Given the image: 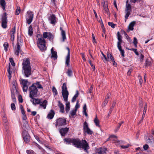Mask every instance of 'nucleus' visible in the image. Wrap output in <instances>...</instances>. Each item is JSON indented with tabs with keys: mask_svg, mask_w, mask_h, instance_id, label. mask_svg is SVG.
I'll return each mask as SVG.
<instances>
[{
	"mask_svg": "<svg viewBox=\"0 0 154 154\" xmlns=\"http://www.w3.org/2000/svg\"><path fill=\"white\" fill-rule=\"evenodd\" d=\"M35 84L34 83L29 88V96L32 99H33V97H36L37 96L38 90Z\"/></svg>",
	"mask_w": 154,
	"mask_h": 154,
	"instance_id": "4",
	"label": "nucleus"
},
{
	"mask_svg": "<svg viewBox=\"0 0 154 154\" xmlns=\"http://www.w3.org/2000/svg\"><path fill=\"white\" fill-rule=\"evenodd\" d=\"M70 107V103L69 102H68L67 101V103H66V106L65 108L66 111L67 113L69 111V110Z\"/></svg>",
	"mask_w": 154,
	"mask_h": 154,
	"instance_id": "32",
	"label": "nucleus"
},
{
	"mask_svg": "<svg viewBox=\"0 0 154 154\" xmlns=\"http://www.w3.org/2000/svg\"><path fill=\"white\" fill-rule=\"evenodd\" d=\"M7 13L5 12L1 16L2 26L4 29H5L7 27Z\"/></svg>",
	"mask_w": 154,
	"mask_h": 154,
	"instance_id": "5",
	"label": "nucleus"
},
{
	"mask_svg": "<svg viewBox=\"0 0 154 154\" xmlns=\"http://www.w3.org/2000/svg\"><path fill=\"white\" fill-rule=\"evenodd\" d=\"M20 109L21 111V112L22 115L25 114V111L24 110L23 107L22 105H21L20 106Z\"/></svg>",
	"mask_w": 154,
	"mask_h": 154,
	"instance_id": "56",
	"label": "nucleus"
},
{
	"mask_svg": "<svg viewBox=\"0 0 154 154\" xmlns=\"http://www.w3.org/2000/svg\"><path fill=\"white\" fill-rule=\"evenodd\" d=\"M66 49L68 50L67 55L66 58L65 64L67 66H69V65L70 58V50L68 47H66Z\"/></svg>",
	"mask_w": 154,
	"mask_h": 154,
	"instance_id": "12",
	"label": "nucleus"
},
{
	"mask_svg": "<svg viewBox=\"0 0 154 154\" xmlns=\"http://www.w3.org/2000/svg\"><path fill=\"white\" fill-rule=\"evenodd\" d=\"M143 0H130V2L131 3H135L142 1Z\"/></svg>",
	"mask_w": 154,
	"mask_h": 154,
	"instance_id": "54",
	"label": "nucleus"
},
{
	"mask_svg": "<svg viewBox=\"0 0 154 154\" xmlns=\"http://www.w3.org/2000/svg\"><path fill=\"white\" fill-rule=\"evenodd\" d=\"M3 46L5 51L6 52H7L8 50L9 47L8 44V42H5L4 43Z\"/></svg>",
	"mask_w": 154,
	"mask_h": 154,
	"instance_id": "35",
	"label": "nucleus"
},
{
	"mask_svg": "<svg viewBox=\"0 0 154 154\" xmlns=\"http://www.w3.org/2000/svg\"><path fill=\"white\" fill-rule=\"evenodd\" d=\"M23 127H25L26 129L28 130V128H29V125L28 124L27 122L26 121L25 123H24L23 125Z\"/></svg>",
	"mask_w": 154,
	"mask_h": 154,
	"instance_id": "46",
	"label": "nucleus"
},
{
	"mask_svg": "<svg viewBox=\"0 0 154 154\" xmlns=\"http://www.w3.org/2000/svg\"><path fill=\"white\" fill-rule=\"evenodd\" d=\"M48 38V39L50 40L52 39L53 38V35L51 33L49 32Z\"/></svg>",
	"mask_w": 154,
	"mask_h": 154,
	"instance_id": "51",
	"label": "nucleus"
},
{
	"mask_svg": "<svg viewBox=\"0 0 154 154\" xmlns=\"http://www.w3.org/2000/svg\"><path fill=\"white\" fill-rule=\"evenodd\" d=\"M27 14V17L26 18V23L29 24L32 21L33 17V14L32 12H28Z\"/></svg>",
	"mask_w": 154,
	"mask_h": 154,
	"instance_id": "9",
	"label": "nucleus"
},
{
	"mask_svg": "<svg viewBox=\"0 0 154 154\" xmlns=\"http://www.w3.org/2000/svg\"><path fill=\"white\" fill-rule=\"evenodd\" d=\"M64 142H66L68 144L71 143L75 147L78 148H82L86 152H88L87 150L89 149V147L87 141L84 140L81 141L79 138H66L63 140Z\"/></svg>",
	"mask_w": 154,
	"mask_h": 154,
	"instance_id": "1",
	"label": "nucleus"
},
{
	"mask_svg": "<svg viewBox=\"0 0 154 154\" xmlns=\"http://www.w3.org/2000/svg\"><path fill=\"white\" fill-rule=\"evenodd\" d=\"M37 45L42 52L45 51L47 48L46 46V42L44 39L42 37L38 38L37 42Z\"/></svg>",
	"mask_w": 154,
	"mask_h": 154,
	"instance_id": "3",
	"label": "nucleus"
},
{
	"mask_svg": "<svg viewBox=\"0 0 154 154\" xmlns=\"http://www.w3.org/2000/svg\"><path fill=\"white\" fill-rule=\"evenodd\" d=\"M18 99L19 102L21 103L23 102V99L22 98V97L21 95H19Z\"/></svg>",
	"mask_w": 154,
	"mask_h": 154,
	"instance_id": "63",
	"label": "nucleus"
},
{
	"mask_svg": "<svg viewBox=\"0 0 154 154\" xmlns=\"http://www.w3.org/2000/svg\"><path fill=\"white\" fill-rule=\"evenodd\" d=\"M83 127L84 132L89 128L88 127V124L86 122H84L83 125Z\"/></svg>",
	"mask_w": 154,
	"mask_h": 154,
	"instance_id": "30",
	"label": "nucleus"
},
{
	"mask_svg": "<svg viewBox=\"0 0 154 154\" xmlns=\"http://www.w3.org/2000/svg\"><path fill=\"white\" fill-rule=\"evenodd\" d=\"M26 152L28 154H34L35 153L34 151L31 149L27 150Z\"/></svg>",
	"mask_w": 154,
	"mask_h": 154,
	"instance_id": "52",
	"label": "nucleus"
},
{
	"mask_svg": "<svg viewBox=\"0 0 154 154\" xmlns=\"http://www.w3.org/2000/svg\"><path fill=\"white\" fill-rule=\"evenodd\" d=\"M94 122L96 126H98L99 127H100V126L99 125V121L97 119V116H96V117L94 119Z\"/></svg>",
	"mask_w": 154,
	"mask_h": 154,
	"instance_id": "33",
	"label": "nucleus"
},
{
	"mask_svg": "<svg viewBox=\"0 0 154 154\" xmlns=\"http://www.w3.org/2000/svg\"><path fill=\"white\" fill-rule=\"evenodd\" d=\"M117 47L121 53L122 56L124 57V56L125 51L124 50L122 49L121 45H117Z\"/></svg>",
	"mask_w": 154,
	"mask_h": 154,
	"instance_id": "27",
	"label": "nucleus"
},
{
	"mask_svg": "<svg viewBox=\"0 0 154 154\" xmlns=\"http://www.w3.org/2000/svg\"><path fill=\"white\" fill-rule=\"evenodd\" d=\"M77 110L76 109H73L70 112V114L71 116H75Z\"/></svg>",
	"mask_w": 154,
	"mask_h": 154,
	"instance_id": "45",
	"label": "nucleus"
},
{
	"mask_svg": "<svg viewBox=\"0 0 154 154\" xmlns=\"http://www.w3.org/2000/svg\"><path fill=\"white\" fill-rule=\"evenodd\" d=\"M54 114L55 112L54 110H51L48 115L47 117L49 119H52L53 118Z\"/></svg>",
	"mask_w": 154,
	"mask_h": 154,
	"instance_id": "21",
	"label": "nucleus"
},
{
	"mask_svg": "<svg viewBox=\"0 0 154 154\" xmlns=\"http://www.w3.org/2000/svg\"><path fill=\"white\" fill-rule=\"evenodd\" d=\"M51 57L53 58L54 59L56 60L57 58V52L56 51H54L51 53Z\"/></svg>",
	"mask_w": 154,
	"mask_h": 154,
	"instance_id": "34",
	"label": "nucleus"
},
{
	"mask_svg": "<svg viewBox=\"0 0 154 154\" xmlns=\"http://www.w3.org/2000/svg\"><path fill=\"white\" fill-rule=\"evenodd\" d=\"M108 24L109 26H111L113 28H114L115 26L116 25V24H114L112 22H108Z\"/></svg>",
	"mask_w": 154,
	"mask_h": 154,
	"instance_id": "49",
	"label": "nucleus"
},
{
	"mask_svg": "<svg viewBox=\"0 0 154 154\" xmlns=\"http://www.w3.org/2000/svg\"><path fill=\"white\" fill-rule=\"evenodd\" d=\"M14 51L15 54L17 56L18 55L19 53L21 51V50L20 48V45L18 41L16 44V46L14 49Z\"/></svg>",
	"mask_w": 154,
	"mask_h": 154,
	"instance_id": "13",
	"label": "nucleus"
},
{
	"mask_svg": "<svg viewBox=\"0 0 154 154\" xmlns=\"http://www.w3.org/2000/svg\"><path fill=\"white\" fill-rule=\"evenodd\" d=\"M107 56L108 59H110L111 61L112 60L114 59L112 54H110L109 52H107Z\"/></svg>",
	"mask_w": 154,
	"mask_h": 154,
	"instance_id": "37",
	"label": "nucleus"
},
{
	"mask_svg": "<svg viewBox=\"0 0 154 154\" xmlns=\"http://www.w3.org/2000/svg\"><path fill=\"white\" fill-rule=\"evenodd\" d=\"M69 128H62L60 130V132L62 136H64L65 134L67 133Z\"/></svg>",
	"mask_w": 154,
	"mask_h": 154,
	"instance_id": "15",
	"label": "nucleus"
},
{
	"mask_svg": "<svg viewBox=\"0 0 154 154\" xmlns=\"http://www.w3.org/2000/svg\"><path fill=\"white\" fill-rule=\"evenodd\" d=\"M62 91H68L67 88L66 86V83H64L63 84V86H62Z\"/></svg>",
	"mask_w": 154,
	"mask_h": 154,
	"instance_id": "39",
	"label": "nucleus"
},
{
	"mask_svg": "<svg viewBox=\"0 0 154 154\" xmlns=\"http://www.w3.org/2000/svg\"><path fill=\"white\" fill-rule=\"evenodd\" d=\"M131 6L130 4H127L126 5L125 12L126 14L125 16V21L127 19L128 17L131 14Z\"/></svg>",
	"mask_w": 154,
	"mask_h": 154,
	"instance_id": "7",
	"label": "nucleus"
},
{
	"mask_svg": "<svg viewBox=\"0 0 154 154\" xmlns=\"http://www.w3.org/2000/svg\"><path fill=\"white\" fill-rule=\"evenodd\" d=\"M137 40L136 38L134 37V38L133 44L134 45L135 47L137 48Z\"/></svg>",
	"mask_w": 154,
	"mask_h": 154,
	"instance_id": "44",
	"label": "nucleus"
},
{
	"mask_svg": "<svg viewBox=\"0 0 154 154\" xmlns=\"http://www.w3.org/2000/svg\"><path fill=\"white\" fill-rule=\"evenodd\" d=\"M138 77L140 84V85H141L142 84V83L143 82L142 77L141 76L139 75L138 76Z\"/></svg>",
	"mask_w": 154,
	"mask_h": 154,
	"instance_id": "55",
	"label": "nucleus"
},
{
	"mask_svg": "<svg viewBox=\"0 0 154 154\" xmlns=\"http://www.w3.org/2000/svg\"><path fill=\"white\" fill-rule=\"evenodd\" d=\"M66 124V121L65 119L59 118L57 119L56 122V127L57 125L59 126H64Z\"/></svg>",
	"mask_w": 154,
	"mask_h": 154,
	"instance_id": "8",
	"label": "nucleus"
},
{
	"mask_svg": "<svg viewBox=\"0 0 154 154\" xmlns=\"http://www.w3.org/2000/svg\"><path fill=\"white\" fill-rule=\"evenodd\" d=\"M101 4L103 6L104 10L108 14L109 12V10L108 8L107 2H102Z\"/></svg>",
	"mask_w": 154,
	"mask_h": 154,
	"instance_id": "22",
	"label": "nucleus"
},
{
	"mask_svg": "<svg viewBox=\"0 0 154 154\" xmlns=\"http://www.w3.org/2000/svg\"><path fill=\"white\" fill-rule=\"evenodd\" d=\"M108 100H105L103 103L102 104V107H103L105 106L107 104Z\"/></svg>",
	"mask_w": 154,
	"mask_h": 154,
	"instance_id": "60",
	"label": "nucleus"
},
{
	"mask_svg": "<svg viewBox=\"0 0 154 154\" xmlns=\"http://www.w3.org/2000/svg\"><path fill=\"white\" fill-rule=\"evenodd\" d=\"M83 113L85 114L86 117L88 116V115L86 112L87 107L86 105V104H85L83 107Z\"/></svg>",
	"mask_w": 154,
	"mask_h": 154,
	"instance_id": "28",
	"label": "nucleus"
},
{
	"mask_svg": "<svg viewBox=\"0 0 154 154\" xmlns=\"http://www.w3.org/2000/svg\"><path fill=\"white\" fill-rule=\"evenodd\" d=\"M30 101L32 102V103L35 105L36 104H38L41 103V101L40 100L38 99H36L33 97V99H32L30 100Z\"/></svg>",
	"mask_w": 154,
	"mask_h": 154,
	"instance_id": "20",
	"label": "nucleus"
},
{
	"mask_svg": "<svg viewBox=\"0 0 154 154\" xmlns=\"http://www.w3.org/2000/svg\"><path fill=\"white\" fill-rule=\"evenodd\" d=\"M48 34H49V33H48L47 32H44L43 33V38L44 39V38H47L48 36Z\"/></svg>",
	"mask_w": 154,
	"mask_h": 154,
	"instance_id": "53",
	"label": "nucleus"
},
{
	"mask_svg": "<svg viewBox=\"0 0 154 154\" xmlns=\"http://www.w3.org/2000/svg\"><path fill=\"white\" fill-rule=\"evenodd\" d=\"M11 97L12 99L13 100V101L14 102H16V99L15 96V94L14 92H13L12 91H11Z\"/></svg>",
	"mask_w": 154,
	"mask_h": 154,
	"instance_id": "40",
	"label": "nucleus"
},
{
	"mask_svg": "<svg viewBox=\"0 0 154 154\" xmlns=\"http://www.w3.org/2000/svg\"><path fill=\"white\" fill-rule=\"evenodd\" d=\"M60 29L61 31V35L62 37V42H64L65 40L66 39L65 31L63 30L61 27L60 28Z\"/></svg>",
	"mask_w": 154,
	"mask_h": 154,
	"instance_id": "17",
	"label": "nucleus"
},
{
	"mask_svg": "<svg viewBox=\"0 0 154 154\" xmlns=\"http://www.w3.org/2000/svg\"><path fill=\"white\" fill-rule=\"evenodd\" d=\"M33 33L32 31V26L30 25L29 27L28 34L30 36H32Z\"/></svg>",
	"mask_w": 154,
	"mask_h": 154,
	"instance_id": "31",
	"label": "nucleus"
},
{
	"mask_svg": "<svg viewBox=\"0 0 154 154\" xmlns=\"http://www.w3.org/2000/svg\"><path fill=\"white\" fill-rule=\"evenodd\" d=\"M50 23L53 25H55L57 22V19L55 15L54 14L51 15L48 18Z\"/></svg>",
	"mask_w": 154,
	"mask_h": 154,
	"instance_id": "11",
	"label": "nucleus"
},
{
	"mask_svg": "<svg viewBox=\"0 0 154 154\" xmlns=\"http://www.w3.org/2000/svg\"><path fill=\"white\" fill-rule=\"evenodd\" d=\"M68 76L70 77L72 76V72L71 69H68L67 71L66 72Z\"/></svg>",
	"mask_w": 154,
	"mask_h": 154,
	"instance_id": "42",
	"label": "nucleus"
},
{
	"mask_svg": "<svg viewBox=\"0 0 154 154\" xmlns=\"http://www.w3.org/2000/svg\"><path fill=\"white\" fill-rule=\"evenodd\" d=\"M20 8H17L15 14L16 15H18L20 13Z\"/></svg>",
	"mask_w": 154,
	"mask_h": 154,
	"instance_id": "62",
	"label": "nucleus"
},
{
	"mask_svg": "<svg viewBox=\"0 0 154 154\" xmlns=\"http://www.w3.org/2000/svg\"><path fill=\"white\" fill-rule=\"evenodd\" d=\"M28 83L27 80L25 79H22L20 82L21 84L23 85V89L24 92H25L27 91L28 88Z\"/></svg>",
	"mask_w": 154,
	"mask_h": 154,
	"instance_id": "10",
	"label": "nucleus"
},
{
	"mask_svg": "<svg viewBox=\"0 0 154 154\" xmlns=\"http://www.w3.org/2000/svg\"><path fill=\"white\" fill-rule=\"evenodd\" d=\"M32 145L33 146V145H35L39 149H42V147L41 146H40L38 144H37V143H36V142H33L32 143Z\"/></svg>",
	"mask_w": 154,
	"mask_h": 154,
	"instance_id": "48",
	"label": "nucleus"
},
{
	"mask_svg": "<svg viewBox=\"0 0 154 154\" xmlns=\"http://www.w3.org/2000/svg\"><path fill=\"white\" fill-rule=\"evenodd\" d=\"M12 86L13 89L16 91H17L18 88L17 84L15 80H13L12 82Z\"/></svg>",
	"mask_w": 154,
	"mask_h": 154,
	"instance_id": "18",
	"label": "nucleus"
},
{
	"mask_svg": "<svg viewBox=\"0 0 154 154\" xmlns=\"http://www.w3.org/2000/svg\"><path fill=\"white\" fill-rule=\"evenodd\" d=\"M130 50L134 51L136 55H138L139 53L137 51V49L131 48Z\"/></svg>",
	"mask_w": 154,
	"mask_h": 154,
	"instance_id": "57",
	"label": "nucleus"
},
{
	"mask_svg": "<svg viewBox=\"0 0 154 154\" xmlns=\"http://www.w3.org/2000/svg\"><path fill=\"white\" fill-rule=\"evenodd\" d=\"M58 106L60 108V111L61 112H63L64 109V105L62 103H61L60 101H58Z\"/></svg>",
	"mask_w": 154,
	"mask_h": 154,
	"instance_id": "23",
	"label": "nucleus"
},
{
	"mask_svg": "<svg viewBox=\"0 0 154 154\" xmlns=\"http://www.w3.org/2000/svg\"><path fill=\"white\" fill-rule=\"evenodd\" d=\"M125 34L128 41L130 42H131L132 41L131 38L128 36L125 32Z\"/></svg>",
	"mask_w": 154,
	"mask_h": 154,
	"instance_id": "59",
	"label": "nucleus"
},
{
	"mask_svg": "<svg viewBox=\"0 0 154 154\" xmlns=\"http://www.w3.org/2000/svg\"><path fill=\"white\" fill-rule=\"evenodd\" d=\"M136 23L135 21H133L131 22L129 24L128 29L131 30H133L134 29L133 27Z\"/></svg>",
	"mask_w": 154,
	"mask_h": 154,
	"instance_id": "24",
	"label": "nucleus"
},
{
	"mask_svg": "<svg viewBox=\"0 0 154 154\" xmlns=\"http://www.w3.org/2000/svg\"><path fill=\"white\" fill-rule=\"evenodd\" d=\"M9 66H10V65H9ZM8 72L9 74V75H8V76L9 78V79H11V73H12V71L10 69V67H9V68L8 69Z\"/></svg>",
	"mask_w": 154,
	"mask_h": 154,
	"instance_id": "41",
	"label": "nucleus"
},
{
	"mask_svg": "<svg viewBox=\"0 0 154 154\" xmlns=\"http://www.w3.org/2000/svg\"><path fill=\"white\" fill-rule=\"evenodd\" d=\"M22 66L23 70L25 75L27 77H29L31 73V68L29 58H25L23 59Z\"/></svg>",
	"mask_w": 154,
	"mask_h": 154,
	"instance_id": "2",
	"label": "nucleus"
},
{
	"mask_svg": "<svg viewBox=\"0 0 154 154\" xmlns=\"http://www.w3.org/2000/svg\"><path fill=\"white\" fill-rule=\"evenodd\" d=\"M106 150L105 148L99 147L96 149V152L99 154H105L106 153Z\"/></svg>",
	"mask_w": 154,
	"mask_h": 154,
	"instance_id": "14",
	"label": "nucleus"
},
{
	"mask_svg": "<svg viewBox=\"0 0 154 154\" xmlns=\"http://www.w3.org/2000/svg\"><path fill=\"white\" fill-rule=\"evenodd\" d=\"M62 96L64 101L66 103L68 101V97L69 95V93L68 91H62Z\"/></svg>",
	"mask_w": 154,
	"mask_h": 154,
	"instance_id": "16",
	"label": "nucleus"
},
{
	"mask_svg": "<svg viewBox=\"0 0 154 154\" xmlns=\"http://www.w3.org/2000/svg\"><path fill=\"white\" fill-rule=\"evenodd\" d=\"M22 135L25 143H27L30 141L31 137L27 131L26 130H24L22 131Z\"/></svg>",
	"mask_w": 154,
	"mask_h": 154,
	"instance_id": "6",
	"label": "nucleus"
},
{
	"mask_svg": "<svg viewBox=\"0 0 154 154\" xmlns=\"http://www.w3.org/2000/svg\"><path fill=\"white\" fill-rule=\"evenodd\" d=\"M79 94V93L77 91L76 92V94L74 95L72 100V102H74L76 98L78 97Z\"/></svg>",
	"mask_w": 154,
	"mask_h": 154,
	"instance_id": "29",
	"label": "nucleus"
},
{
	"mask_svg": "<svg viewBox=\"0 0 154 154\" xmlns=\"http://www.w3.org/2000/svg\"><path fill=\"white\" fill-rule=\"evenodd\" d=\"M15 26H14L12 29L11 31V34H14L15 33Z\"/></svg>",
	"mask_w": 154,
	"mask_h": 154,
	"instance_id": "64",
	"label": "nucleus"
},
{
	"mask_svg": "<svg viewBox=\"0 0 154 154\" xmlns=\"http://www.w3.org/2000/svg\"><path fill=\"white\" fill-rule=\"evenodd\" d=\"M124 123L123 121H122L121 122L119 123H118V125L117 126V127L115 128V132H117L118 130L119 129L120 126H121L122 124Z\"/></svg>",
	"mask_w": 154,
	"mask_h": 154,
	"instance_id": "36",
	"label": "nucleus"
},
{
	"mask_svg": "<svg viewBox=\"0 0 154 154\" xmlns=\"http://www.w3.org/2000/svg\"><path fill=\"white\" fill-rule=\"evenodd\" d=\"M11 108L12 110H15L16 109V107L14 103H13L11 104Z\"/></svg>",
	"mask_w": 154,
	"mask_h": 154,
	"instance_id": "61",
	"label": "nucleus"
},
{
	"mask_svg": "<svg viewBox=\"0 0 154 154\" xmlns=\"http://www.w3.org/2000/svg\"><path fill=\"white\" fill-rule=\"evenodd\" d=\"M85 132H86L88 134H93V132L89 128L84 131Z\"/></svg>",
	"mask_w": 154,
	"mask_h": 154,
	"instance_id": "47",
	"label": "nucleus"
},
{
	"mask_svg": "<svg viewBox=\"0 0 154 154\" xmlns=\"http://www.w3.org/2000/svg\"><path fill=\"white\" fill-rule=\"evenodd\" d=\"M6 4L5 0H0V4L4 10H5Z\"/></svg>",
	"mask_w": 154,
	"mask_h": 154,
	"instance_id": "26",
	"label": "nucleus"
},
{
	"mask_svg": "<svg viewBox=\"0 0 154 154\" xmlns=\"http://www.w3.org/2000/svg\"><path fill=\"white\" fill-rule=\"evenodd\" d=\"M147 141V142L149 143H152L154 142V139H153L150 140V138H148Z\"/></svg>",
	"mask_w": 154,
	"mask_h": 154,
	"instance_id": "58",
	"label": "nucleus"
},
{
	"mask_svg": "<svg viewBox=\"0 0 154 154\" xmlns=\"http://www.w3.org/2000/svg\"><path fill=\"white\" fill-rule=\"evenodd\" d=\"M117 35L118 39V41L117 42V45H121L122 42V37L119 32H118L117 33Z\"/></svg>",
	"mask_w": 154,
	"mask_h": 154,
	"instance_id": "19",
	"label": "nucleus"
},
{
	"mask_svg": "<svg viewBox=\"0 0 154 154\" xmlns=\"http://www.w3.org/2000/svg\"><path fill=\"white\" fill-rule=\"evenodd\" d=\"M52 91L54 94V95H56L57 94V92L56 88L53 86L52 88Z\"/></svg>",
	"mask_w": 154,
	"mask_h": 154,
	"instance_id": "43",
	"label": "nucleus"
},
{
	"mask_svg": "<svg viewBox=\"0 0 154 154\" xmlns=\"http://www.w3.org/2000/svg\"><path fill=\"white\" fill-rule=\"evenodd\" d=\"M40 82H36L35 83V85L37 86V88H38L40 89H42V90L43 89V88L42 86V85L40 84Z\"/></svg>",
	"mask_w": 154,
	"mask_h": 154,
	"instance_id": "38",
	"label": "nucleus"
},
{
	"mask_svg": "<svg viewBox=\"0 0 154 154\" xmlns=\"http://www.w3.org/2000/svg\"><path fill=\"white\" fill-rule=\"evenodd\" d=\"M9 61L12 66H15V64L14 63L13 59L11 57L9 58Z\"/></svg>",
	"mask_w": 154,
	"mask_h": 154,
	"instance_id": "50",
	"label": "nucleus"
},
{
	"mask_svg": "<svg viewBox=\"0 0 154 154\" xmlns=\"http://www.w3.org/2000/svg\"><path fill=\"white\" fill-rule=\"evenodd\" d=\"M47 103V101L46 100H45L42 103L41 102V103H40L39 104L40 106L43 107L44 109H45L46 108Z\"/></svg>",
	"mask_w": 154,
	"mask_h": 154,
	"instance_id": "25",
	"label": "nucleus"
}]
</instances>
